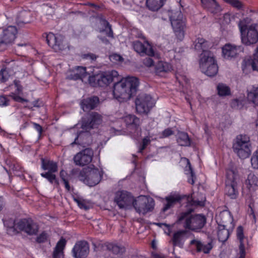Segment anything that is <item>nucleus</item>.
<instances>
[{
    "mask_svg": "<svg viewBox=\"0 0 258 258\" xmlns=\"http://www.w3.org/2000/svg\"><path fill=\"white\" fill-rule=\"evenodd\" d=\"M190 243L192 244H196L198 251H203L205 253H209L211 249L212 248V246L211 243L204 244L200 241H198L197 240H192Z\"/></svg>",
    "mask_w": 258,
    "mask_h": 258,
    "instance_id": "nucleus-34",
    "label": "nucleus"
},
{
    "mask_svg": "<svg viewBox=\"0 0 258 258\" xmlns=\"http://www.w3.org/2000/svg\"><path fill=\"white\" fill-rule=\"evenodd\" d=\"M99 74H98L95 75L89 76L88 77V82L93 87H96L98 86V83L99 82Z\"/></svg>",
    "mask_w": 258,
    "mask_h": 258,
    "instance_id": "nucleus-48",
    "label": "nucleus"
},
{
    "mask_svg": "<svg viewBox=\"0 0 258 258\" xmlns=\"http://www.w3.org/2000/svg\"><path fill=\"white\" fill-rule=\"evenodd\" d=\"M82 57L83 58L85 59H90L91 60H95L96 59L97 56L95 54L93 53H87V54H84L82 55Z\"/></svg>",
    "mask_w": 258,
    "mask_h": 258,
    "instance_id": "nucleus-57",
    "label": "nucleus"
},
{
    "mask_svg": "<svg viewBox=\"0 0 258 258\" xmlns=\"http://www.w3.org/2000/svg\"><path fill=\"white\" fill-rule=\"evenodd\" d=\"M99 104V99L96 96H92L82 99L80 105L84 112H89L96 108Z\"/></svg>",
    "mask_w": 258,
    "mask_h": 258,
    "instance_id": "nucleus-23",
    "label": "nucleus"
},
{
    "mask_svg": "<svg viewBox=\"0 0 258 258\" xmlns=\"http://www.w3.org/2000/svg\"><path fill=\"white\" fill-rule=\"evenodd\" d=\"M247 187L250 188L253 186H258V178L252 173H250L245 181Z\"/></svg>",
    "mask_w": 258,
    "mask_h": 258,
    "instance_id": "nucleus-41",
    "label": "nucleus"
},
{
    "mask_svg": "<svg viewBox=\"0 0 258 258\" xmlns=\"http://www.w3.org/2000/svg\"><path fill=\"white\" fill-rule=\"evenodd\" d=\"M46 41L48 45L55 52H60L68 47V45L61 35H55L52 33L46 35Z\"/></svg>",
    "mask_w": 258,
    "mask_h": 258,
    "instance_id": "nucleus-14",
    "label": "nucleus"
},
{
    "mask_svg": "<svg viewBox=\"0 0 258 258\" xmlns=\"http://www.w3.org/2000/svg\"><path fill=\"white\" fill-rule=\"evenodd\" d=\"M41 168L46 172L41 173V176L46 179L50 183L55 184L57 186H59V181L55 173L58 171V165L56 162L52 160L41 159Z\"/></svg>",
    "mask_w": 258,
    "mask_h": 258,
    "instance_id": "nucleus-9",
    "label": "nucleus"
},
{
    "mask_svg": "<svg viewBox=\"0 0 258 258\" xmlns=\"http://www.w3.org/2000/svg\"><path fill=\"white\" fill-rule=\"evenodd\" d=\"M93 154V151L91 149L86 148L74 156V163L76 165L81 166L87 165L92 161Z\"/></svg>",
    "mask_w": 258,
    "mask_h": 258,
    "instance_id": "nucleus-18",
    "label": "nucleus"
},
{
    "mask_svg": "<svg viewBox=\"0 0 258 258\" xmlns=\"http://www.w3.org/2000/svg\"><path fill=\"white\" fill-rule=\"evenodd\" d=\"M10 100L6 96H0V106H7Z\"/></svg>",
    "mask_w": 258,
    "mask_h": 258,
    "instance_id": "nucleus-54",
    "label": "nucleus"
},
{
    "mask_svg": "<svg viewBox=\"0 0 258 258\" xmlns=\"http://www.w3.org/2000/svg\"><path fill=\"white\" fill-rule=\"evenodd\" d=\"M139 86V79L135 77H127L114 84L113 95L120 102L130 100L135 95Z\"/></svg>",
    "mask_w": 258,
    "mask_h": 258,
    "instance_id": "nucleus-2",
    "label": "nucleus"
},
{
    "mask_svg": "<svg viewBox=\"0 0 258 258\" xmlns=\"http://www.w3.org/2000/svg\"><path fill=\"white\" fill-rule=\"evenodd\" d=\"M132 205L138 213L145 214L153 209L154 201L152 198L140 196L133 200Z\"/></svg>",
    "mask_w": 258,
    "mask_h": 258,
    "instance_id": "nucleus-13",
    "label": "nucleus"
},
{
    "mask_svg": "<svg viewBox=\"0 0 258 258\" xmlns=\"http://www.w3.org/2000/svg\"><path fill=\"white\" fill-rule=\"evenodd\" d=\"M248 100L258 106V87L247 94Z\"/></svg>",
    "mask_w": 258,
    "mask_h": 258,
    "instance_id": "nucleus-43",
    "label": "nucleus"
},
{
    "mask_svg": "<svg viewBox=\"0 0 258 258\" xmlns=\"http://www.w3.org/2000/svg\"><path fill=\"white\" fill-rule=\"evenodd\" d=\"M187 161V164L188 166H186V168H187V170L188 171V173L187 174H189V178L188 179V182L190 184L193 185L195 183V180L196 179V177L191 168L189 160H188Z\"/></svg>",
    "mask_w": 258,
    "mask_h": 258,
    "instance_id": "nucleus-45",
    "label": "nucleus"
},
{
    "mask_svg": "<svg viewBox=\"0 0 258 258\" xmlns=\"http://www.w3.org/2000/svg\"><path fill=\"white\" fill-rule=\"evenodd\" d=\"M17 33V28L13 26H9L3 31L0 36V51L5 50L8 44L14 41Z\"/></svg>",
    "mask_w": 258,
    "mask_h": 258,
    "instance_id": "nucleus-16",
    "label": "nucleus"
},
{
    "mask_svg": "<svg viewBox=\"0 0 258 258\" xmlns=\"http://www.w3.org/2000/svg\"><path fill=\"white\" fill-rule=\"evenodd\" d=\"M9 68L5 67L0 71V83L6 82L9 79V76L8 73Z\"/></svg>",
    "mask_w": 258,
    "mask_h": 258,
    "instance_id": "nucleus-47",
    "label": "nucleus"
},
{
    "mask_svg": "<svg viewBox=\"0 0 258 258\" xmlns=\"http://www.w3.org/2000/svg\"><path fill=\"white\" fill-rule=\"evenodd\" d=\"M49 235L46 231H44L38 235L36 238V241L38 243H42L48 240Z\"/></svg>",
    "mask_w": 258,
    "mask_h": 258,
    "instance_id": "nucleus-46",
    "label": "nucleus"
},
{
    "mask_svg": "<svg viewBox=\"0 0 258 258\" xmlns=\"http://www.w3.org/2000/svg\"><path fill=\"white\" fill-rule=\"evenodd\" d=\"M200 68L201 71L209 77H214L218 71V67L214 54L210 51L202 53L200 59Z\"/></svg>",
    "mask_w": 258,
    "mask_h": 258,
    "instance_id": "nucleus-6",
    "label": "nucleus"
},
{
    "mask_svg": "<svg viewBox=\"0 0 258 258\" xmlns=\"http://www.w3.org/2000/svg\"><path fill=\"white\" fill-rule=\"evenodd\" d=\"M107 250L111 251L113 254L121 255L125 251V248L122 245H119L113 243H108L106 245Z\"/></svg>",
    "mask_w": 258,
    "mask_h": 258,
    "instance_id": "nucleus-32",
    "label": "nucleus"
},
{
    "mask_svg": "<svg viewBox=\"0 0 258 258\" xmlns=\"http://www.w3.org/2000/svg\"><path fill=\"white\" fill-rule=\"evenodd\" d=\"M164 0H147L146 6L152 11H157L160 9L164 4Z\"/></svg>",
    "mask_w": 258,
    "mask_h": 258,
    "instance_id": "nucleus-35",
    "label": "nucleus"
},
{
    "mask_svg": "<svg viewBox=\"0 0 258 258\" xmlns=\"http://www.w3.org/2000/svg\"><path fill=\"white\" fill-rule=\"evenodd\" d=\"M89 252V244L84 240L77 242L72 250L73 255L75 258H85Z\"/></svg>",
    "mask_w": 258,
    "mask_h": 258,
    "instance_id": "nucleus-20",
    "label": "nucleus"
},
{
    "mask_svg": "<svg viewBox=\"0 0 258 258\" xmlns=\"http://www.w3.org/2000/svg\"><path fill=\"white\" fill-rule=\"evenodd\" d=\"M124 121L128 128L135 131L140 128L141 121L135 115L128 114L124 117Z\"/></svg>",
    "mask_w": 258,
    "mask_h": 258,
    "instance_id": "nucleus-27",
    "label": "nucleus"
},
{
    "mask_svg": "<svg viewBox=\"0 0 258 258\" xmlns=\"http://www.w3.org/2000/svg\"><path fill=\"white\" fill-rule=\"evenodd\" d=\"M228 3L237 10L241 9L243 7V4L239 0H229Z\"/></svg>",
    "mask_w": 258,
    "mask_h": 258,
    "instance_id": "nucleus-50",
    "label": "nucleus"
},
{
    "mask_svg": "<svg viewBox=\"0 0 258 258\" xmlns=\"http://www.w3.org/2000/svg\"><path fill=\"white\" fill-rule=\"evenodd\" d=\"M33 125L35 130L38 132L39 135H41L42 132V127L41 126L37 123H33Z\"/></svg>",
    "mask_w": 258,
    "mask_h": 258,
    "instance_id": "nucleus-59",
    "label": "nucleus"
},
{
    "mask_svg": "<svg viewBox=\"0 0 258 258\" xmlns=\"http://www.w3.org/2000/svg\"><path fill=\"white\" fill-rule=\"evenodd\" d=\"M4 224L7 233L11 236L16 235L22 231L30 236L36 235L39 229L38 224L30 218L17 221L10 218L4 220Z\"/></svg>",
    "mask_w": 258,
    "mask_h": 258,
    "instance_id": "nucleus-3",
    "label": "nucleus"
},
{
    "mask_svg": "<svg viewBox=\"0 0 258 258\" xmlns=\"http://www.w3.org/2000/svg\"><path fill=\"white\" fill-rule=\"evenodd\" d=\"M135 104L136 110L138 113L147 114L155 105V102L150 95L140 94L137 96Z\"/></svg>",
    "mask_w": 258,
    "mask_h": 258,
    "instance_id": "nucleus-11",
    "label": "nucleus"
},
{
    "mask_svg": "<svg viewBox=\"0 0 258 258\" xmlns=\"http://www.w3.org/2000/svg\"><path fill=\"white\" fill-rule=\"evenodd\" d=\"M184 233L185 232L184 231H179L174 234L172 238V241L174 246L180 244L182 236Z\"/></svg>",
    "mask_w": 258,
    "mask_h": 258,
    "instance_id": "nucleus-44",
    "label": "nucleus"
},
{
    "mask_svg": "<svg viewBox=\"0 0 258 258\" xmlns=\"http://www.w3.org/2000/svg\"><path fill=\"white\" fill-rule=\"evenodd\" d=\"M252 20L249 17H245L240 19L238 23L240 32L246 31L249 26H251Z\"/></svg>",
    "mask_w": 258,
    "mask_h": 258,
    "instance_id": "nucleus-40",
    "label": "nucleus"
},
{
    "mask_svg": "<svg viewBox=\"0 0 258 258\" xmlns=\"http://www.w3.org/2000/svg\"><path fill=\"white\" fill-rule=\"evenodd\" d=\"M255 24H251L245 31L240 32L241 40L242 44L250 46L258 41V31Z\"/></svg>",
    "mask_w": 258,
    "mask_h": 258,
    "instance_id": "nucleus-15",
    "label": "nucleus"
},
{
    "mask_svg": "<svg viewBox=\"0 0 258 258\" xmlns=\"http://www.w3.org/2000/svg\"><path fill=\"white\" fill-rule=\"evenodd\" d=\"M134 198L125 190H118L115 194L114 201L120 209H125L132 205Z\"/></svg>",
    "mask_w": 258,
    "mask_h": 258,
    "instance_id": "nucleus-17",
    "label": "nucleus"
},
{
    "mask_svg": "<svg viewBox=\"0 0 258 258\" xmlns=\"http://www.w3.org/2000/svg\"><path fill=\"white\" fill-rule=\"evenodd\" d=\"M195 49L197 50H203V53L207 51L208 48V42L203 38H198L194 42Z\"/></svg>",
    "mask_w": 258,
    "mask_h": 258,
    "instance_id": "nucleus-38",
    "label": "nucleus"
},
{
    "mask_svg": "<svg viewBox=\"0 0 258 258\" xmlns=\"http://www.w3.org/2000/svg\"><path fill=\"white\" fill-rule=\"evenodd\" d=\"M233 151L241 159H245L251 154L249 138L246 135H238L233 144Z\"/></svg>",
    "mask_w": 258,
    "mask_h": 258,
    "instance_id": "nucleus-7",
    "label": "nucleus"
},
{
    "mask_svg": "<svg viewBox=\"0 0 258 258\" xmlns=\"http://www.w3.org/2000/svg\"><path fill=\"white\" fill-rule=\"evenodd\" d=\"M171 26L176 38L180 41L183 39L186 28V19L180 10L168 12Z\"/></svg>",
    "mask_w": 258,
    "mask_h": 258,
    "instance_id": "nucleus-5",
    "label": "nucleus"
},
{
    "mask_svg": "<svg viewBox=\"0 0 258 258\" xmlns=\"http://www.w3.org/2000/svg\"><path fill=\"white\" fill-rule=\"evenodd\" d=\"M109 58L111 61H113L114 62H120L122 61L123 59L121 55L116 53H114L111 55Z\"/></svg>",
    "mask_w": 258,
    "mask_h": 258,
    "instance_id": "nucleus-52",
    "label": "nucleus"
},
{
    "mask_svg": "<svg viewBox=\"0 0 258 258\" xmlns=\"http://www.w3.org/2000/svg\"><path fill=\"white\" fill-rule=\"evenodd\" d=\"M218 94L221 97L227 96L231 95L230 88L226 85L219 83L217 86Z\"/></svg>",
    "mask_w": 258,
    "mask_h": 258,
    "instance_id": "nucleus-37",
    "label": "nucleus"
},
{
    "mask_svg": "<svg viewBox=\"0 0 258 258\" xmlns=\"http://www.w3.org/2000/svg\"><path fill=\"white\" fill-rule=\"evenodd\" d=\"M202 7L210 13L215 14L220 12L221 7L216 0H201Z\"/></svg>",
    "mask_w": 258,
    "mask_h": 258,
    "instance_id": "nucleus-26",
    "label": "nucleus"
},
{
    "mask_svg": "<svg viewBox=\"0 0 258 258\" xmlns=\"http://www.w3.org/2000/svg\"><path fill=\"white\" fill-rule=\"evenodd\" d=\"M171 69V66L166 62L159 61L155 66V73L160 75L163 72H168Z\"/></svg>",
    "mask_w": 258,
    "mask_h": 258,
    "instance_id": "nucleus-36",
    "label": "nucleus"
},
{
    "mask_svg": "<svg viewBox=\"0 0 258 258\" xmlns=\"http://www.w3.org/2000/svg\"><path fill=\"white\" fill-rule=\"evenodd\" d=\"M32 104L33 107H39L42 105V103L41 102H40V100L39 99L33 101Z\"/></svg>",
    "mask_w": 258,
    "mask_h": 258,
    "instance_id": "nucleus-64",
    "label": "nucleus"
},
{
    "mask_svg": "<svg viewBox=\"0 0 258 258\" xmlns=\"http://www.w3.org/2000/svg\"><path fill=\"white\" fill-rule=\"evenodd\" d=\"M11 97L14 99V100H15L16 102H27L28 101V100H27L26 99H24V98H23L19 96L13 95H12Z\"/></svg>",
    "mask_w": 258,
    "mask_h": 258,
    "instance_id": "nucleus-56",
    "label": "nucleus"
},
{
    "mask_svg": "<svg viewBox=\"0 0 258 258\" xmlns=\"http://www.w3.org/2000/svg\"><path fill=\"white\" fill-rule=\"evenodd\" d=\"M14 84L17 88V90L18 92H21L22 90V87L20 84V81L17 80H15L14 81Z\"/></svg>",
    "mask_w": 258,
    "mask_h": 258,
    "instance_id": "nucleus-61",
    "label": "nucleus"
},
{
    "mask_svg": "<svg viewBox=\"0 0 258 258\" xmlns=\"http://www.w3.org/2000/svg\"><path fill=\"white\" fill-rule=\"evenodd\" d=\"M59 176L62 181H64L69 179V175L64 170H61L59 172Z\"/></svg>",
    "mask_w": 258,
    "mask_h": 258,
    "instance_id": "nucleus-55",
    "label": "nucleus"
},
{
    "mask_svg": "<svg viewBox=\"0 0 258 258\" xmlns=\"http://www.w3.org/2000/svg\"><path fill=\"white\" fill-rule=\"evenodd\" d=\"M152 256L153 258H165L163 254L156 252H153L152 253Z\"/></svg>",
    "mask_w": 258,
    "mask_h": 258,
    "instance_id": "nucleus-62",
    "label": "nucleus"
},
{
    "mask_svg": "<svg viewBox=\"0 0 258 258\" xmlns=\"http://www.w3.org/2000/svg\"><path fill=\"white\" fill-rule=\"evenodd\" d=\"M216 221L219 226L230 227L232 228V230L234 227L233 217L229 212L227 211L221 212L217 218Z\"/></svg>",
    "mask_w": 258,
    "mask_h": 258,
    "instance_id": "nucleus-24",
    "label": "nucleus"
},
{
    "mask_svg": "<svg viewBox=\"0 0 258 258\" xmlns=\"http://www.w3.org/2000/svg\"><path fill=\"white\" fill-rule=\"evenodd\" d=\"M134 49L141 56L147 55L152 56L154 55V51L148 42L143 44L139 40L135 41L132 43Z\"/></svg>",
    "mask_w": 258,
    "mask_h": 258,
    "instance_id": "nucleus-21",
    "label": "nucleus"
},
{
    "mask_svg": "<svg viewBox=\"0 0 258 258\" xmlns=\"http://www.w3.org/2000/svg\"><path fill=\"white\" fill-rule=\"evenodd\" d=\"M118 76V72L114 70L99 73V82L98 83L99 87H104L108 86Z\"/></svg>",
    "mask_w": 258,
    "mask_h": 258,
    "instance_id": "nucleus-22",
    "label": "nucleus"
},
{
    "mask_svg": "<svg viewBox=\"0 0 258 258\" xmlns=\"http://www.w3.org/2000/svg\"><path fill=\"white\" fill-rule=\"evenodd\" d=\"M176 79L178 81L179 83L182 85H183L184 83H187L188 81V79L185 76L178 73L176 74Z\"/></svg>",
    "mask_w": 258,
    "mask_h": 258,
    "instance_id": "nucleus-51",
    "label": "nucleus"
},
{
    "mask_svg": "<svg viewBox=\"0 0 258 258\" xmlns=\"http://www.w3.org/2000/svg\"><path fill=\"white\" fill-rule=\"evenodd\" d=\"M62 182L64 184L65 188L67 191L70 192L71 191V188L69 184V179L64 181H62Z\"/></svg>",
    "mask_w": 258,
    "mask_h": 258,
    "instance_id": "nucleus-60",
    "label": "nucleus"
},
{
    "mask_svg": "<svg viewBox=\"0 0 258 258\" xmlns=\"http://www.w3.org/2000/svg\"><path fill=\"white\" fill-rule=\"evenodd\" d=\"M174 134V132L170 128H167L164 130L162 133V138H167L169 137L170 136L173 135Z\"/></svg>",
    "mask_w": 258,
    "mask_h": 258,
    "instance_id": "nucleus-53",
    "label": "nucleus"
},
{
    "mask_svg": "<svg viewBox=\"0 0 258 258\" xmlns=\"http://www.w3.org/2000/svg\"><path fill=\"white\" fill-rule=\"evenodd\" d=\"M226 179L225 181V194L231 199H235L238 195V191L236 189L237 183L235 181L236 174L231 169L226 170Z\"/></svg>",
    "mask_w": 258,
    "mask_h": 258,
    "instance_id": "nucleus-12",
    "label": "nucleus"
},
{
    "mask_svg": "<svg viewBox=\"0 0 258 258\" xmlns=\"http://www.w3.org/2000/svg\"><path fill=\"white\" fill-rule=\"evenodd\" d=\"M102 115L95 111L91 112L86 116L83 117L81 121V128L84 132H80L71 145H88L91 139L89 132L92 129L97 128L102 123Z\"/></svg>",
    "mask_w": 258,
    "mask_h": 258,
    "instance_id": "nucleus-1",
    "label": "nucleus"
},
{
    "mask_svg": "<svg viewBox=\"0 0 258 258\" xmlns=\"http://www.w3.org/2000/svg\"><path fill=\"white\" fill-rule=\"evenodd\" d=\"M144 64L148 67L154 65V61L151 58L148 57L144 60Z\"/></svg>",
    "mask_w": 258,
    "mask_h": 258,
    "instance_id": "nucleus-58",
    "label": "nucleus"
},
{
    "mask_svg": "<svg viewBox=\"0 0 258 258\" xmlns=\"http://www.w3.org/2000/svg\"><path fill=\"white\" fill-rule=\"evenodd\" d=\"M248 60H249V59ZM253 60L254 62H255L257 64H258V47L256 48V50L255 53L253 55V59H251Z\"/></svg>",
    "mask_w": 258,
    "mask_h": 258,
    "instance_id": "nucleus-63",
    "label": "nucleus"
},
{
    "mask_svg": "<svg viewBox=\"0 0 258 258\" xmlns=\"http://www.w3.org/2000/svg\"><path fill=\"white\" fill-rule=\"evenodd\" d=\"M251 164L254 169H258V150L253 153L251 158Z\"/></svg>",
    "mask_w": 258,
    "mask_h": 258,
    "instance_id": "nucleus-49",
    "label": "nucleus"
},
{
    "mask_svg": "<svg viewBox=\"0 0 258 258\" xmlns=\"http://www.w3.org/2000/svg\"><path fill=\"white\" fill-rule=\"evenodd\" d=\"M184 199H186L190 204L193 206H203L204 205L203 201L195 200L192 197H187L186 195H181L179 194L174 193L171 194L165 197L166 203L164 204L162 212H165L173 207L176 204L180 203L182 200Z\"/></svg>",
    "mask_w": 258,
    "mask_h": 258,
    "instance_id": "nucleus-8",
    "label": "nucleus"
},
{
    "mask_svg": "<svg viewBox=\"0 0 258 258\" xmlns=\"http://www.w3.org/2000/svg\"><path fill=\"white\" fill-rule=\"evenodd\" d=\"M243 50V48L242 46L227 43L222 48V55L225 59L230 60L237 57Z\"/></svg>",
    "mask_w": 258,
    "mask_h": 258,
    "instance_id": "nucleus-19",
    "label": "nucleus"
},
{
    "mask_svg": "<svg viewBox=\"0 0 258 258\" xmlns=\"http://www.w3.org/2000/svg\"><path fill=\"white\" fill-rule=\"evenodd\" d=\"M230 229L232 230V228L218 226L217 235L220 241L224 242L228 239L230 235L229 230Z\"/></svg>",
    "mask_w": 258,
    "mask_h": 258,
    "instance_id": "nucleus-30",
    "label": "nucleus"
},
{
    "mask_svg": "<svg viewBox=\"0 0 258 258\" xmlns=\"http://www.w3.org/2000/svg\"><path fill=\"white\" fill-rule=\"evenodd\" d=\"M236 235L239 240V258H245V244L247 242V239L244 236L243 229L241 226H239L236 230Z\"/></svg>",
    "mask_w": 258,
    "mask_h": 258,
    "instance_id": "nucleus-25",
    "label": "nucleus"
},
{
    "mask_svg": "<svg viewBox=\"0 0 258 258\" xmlns=\"http://www.w3.org/2000/svg\"><path fill=\"white\" fill-rule=\"evenodd\" d=\"M79 177L89 186H93L100 182L102 175L98 169L87 168L80 172Z\"/></svg>",
    "mask_w": 258,
    "mask_h": 258,
    "instance_id": "nucleus-10",
    "label": "nucleus"
},
{
    "mask_svg": "<svg viewBox=\"0 0 258 258\" xmlns=\"http://www.w3.org/2000/svg\"><path fill=\"white\" fill-rule=\"evenodd\" d=\"M247 68H251L253 71L258 72V64L252 60H244L242 64V70L244 72Z\"/></svg>",
    "mask_w": 258,
    "mask_h": 258,
    "instance_id": "nucleus-42",
    "label": "nucleus"
},
{
    "mask_svg": "<svg viewBox=\"0 0 258 258\" xmlns=\"http://www.w3.org/2000/svg\"><path fill=\"white\" fill-rule=\"evenodd\" d=\"M101 25L103 26V28L99 29V32H105L107 36L113 38V32L111 28V25L109 22L105 19H102L101 21Z\"/></svg>",
    "mask_w": 258,
    "mask_h": 258,
    "instance_id": "nucleus-33",
    "label": "nucleus"
},
{
    "mask_svg": "<svg viewBox=\"0 0 258 258\" xmlns=\"http://www.w3.org/2000/svg\"><path fill=\"white\" fill-rule=\"evenodd\" d=\"M66 240L61 237L57 242L53 252V258H62L63 250L66 244Z\"/></svg>",
    "mask_w": 258,
    "mask_h": 258,
    "instance_id": "nucleus-28",
    "label": "nucleus"
},
{
    "mask_svg": "<svg viewBox=\"0 0 258 258\" xmlns=\"http://www.w3.org/2000/svg\"><path fill=\"white\" fill-rule=\"evenodd\" d=\"M189 212H184L178 217L177 223L185 220L184 227L191 231H197L203 228L206 223V218L205 216L197 214L188 216Z\"/></svg>",
    "mask_w": 258,
    "mask_h": 258,
    "instance_id": "nucleus-4",
    "label": "nucleus"
},
{
    "mask_svg": "<svg viewBox=\"0 0 258 258\" xmlns=\"http://www.w3.org/2000/svg\"><path fill=\"white\" fill-rule=\"evenodd\" d=\"M177 142L182 146H188L190 145V140L187 133L178 132L177 134Z\"/></svg>",
    "mask_w": 258,
    "mask_h": 258,
    "instance_id": "nucleus-31",
    "label": "nucleus"
},
{
    "mask_svg": "<svg viewBox=\"0 0 258 258\" xmlns=\"http://www.w3.org/2000/svg\"><path fill=\"white\" fill-rule=\"evenodd\" d=\"M31 21V15L29 12H24L21 13L17 19V24L21 26L23 24H28Z\"/></svg>",
    "mask_w": 258,
    "mask_h": 258,
    "instance_id": "nucleus-39",
    "label": "nucleus"
},
{
    "mask_svg": "<svg viewBox=\"0 0 258 258\" xmlns=\"http://www.w3.org/2000/svg\"><path fill=\"white\" fill-rule=\"evenodd\" d=\"M88 75L86 68L83 67H77L75 68L74 73L71 75V78L74 80L83 79Z\"/></svg>",
    "mask_w": 258,
    "mask_h": 258,
    "instance_id": "nucleus-29",
    "label": "nucleus"
}]
</instances>
